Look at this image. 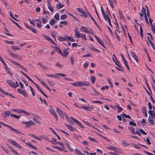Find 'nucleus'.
<instances>
[{
	"instance_id": "obj_1",
	"label": "nucleus",
	"mask_w": 155,
	"mask_h": 155,
	"mask_svg": "<svg viewBox=\"0 0 155 155\" xmlns=\"http://www.w3.org/2000/svg\"><path fill=\"white\" fill-rule=\"evenodd\" d=\"M113 60L114 62L115 63L116 65L120 68V69H118V68L117 67H116V68L119 71L122 72L124 71V68L121 67V64H120L119 61H117V62H116L114 58H113Z\"/></svg>"
},
{
	"instance_id": "obj_2",
	"label": "nucleus",
	"mask_w": 155,
	"mask_h": 155,
	"mask_svg": "<svg viewBox=\"0 0 155 155\" xmlns=\"http://www.w3.org/2000/svg\"><path fill=\"white\" fill-rule=\"evenodd\" d=\"M17 91L20 94H22L25 97H28V94L27 93L25 90L21 91L19 88H18L17 89Z\"/></svg>"
},
{
	"instance_id": "obj_3",
	"label": "nucleus",
	"mask_w": 155,
	"mask_h": 155,
	"mask_svg": "<svg viewBox=\"0 0 155 155\" xmlns=\"http://www.w3.org/2000/svg\"><path fill=\"white\" fill-rule=\"evenodd\" d=\"M33 21H37L38 22L36 23L37 27L39 28L41 27L42 25H41L42 22L39 19H37L33 20Z\"/></svg>"
},
{
	"instance_id": "obj_4",
	"label": "nucleus",
	"mask_w": 155,
	"mask_h": 155,
	"mask_svg": "<svg viewBox=\"0 0 155 155\" xmlns=\"http://www.w3.org/2000/svg\"><path fill=\"white\" fill-rule=\"evenodd\" d=\"M130 52L132 57L135 60L137 63H138V58L134 52L131 50Z\"/></svg>"
},
{
	"instance_id": "obj_5",
	"label": "nucleus",
	"mask_w": 155,
	"mask_h": 155,
	"mask_svg": "<svg viewBox=\"0 0 155 155\" xmlns=\"http://www.w3.org/2000/svg\"><path fill=\"white\" fill-rule=\"evenodd\" d=\"M65 125L67 128L71 131H78L75 128L73 127L71 125L66 124H65Z\"/></svg>"
},
{
	"instance_id": "obj_6",
	"label": "nucleus",
	"mask_w": 155,
	"mask_h": 155,
	"mask_svg": "<svg viewBox=\"0 0 155 155\" xmlns=\"http://www.w3.org/2000/svg\"><path fill=\"white\" fill-rule=\"evenodd\" d=\"M79 84L80 85V86H82L83 85L89 86L90 85L89 82L84 81H79Z\"/></svg>"
},
{
	"instance_id": "obj_7",
	"label": "nucleus",
	"mask_w": 155,
	"mask_h": 155,
	"mask_svg": "<svg viewBox=\"0 0 155 155\" xmlns=\"http://www.w3.org/2000/svg\"><path fill=\"white\" fill-rule=\"evenodd\" d=\"M28 122L29 123H27L25 126V127L26 128H29L30 127V125L33 126L35 124V123L32 120L28 121Z\"/></svg>"
},
{
	"instance_id": "obj_8",
	"label": "nucleus",
	"mask_w": 155,
	"mask_h": 155,
	"mask_svg": "<svg viewBox=\"0 0 155 155\" xmlns=\"http://www.w3.org/2000/svg\"><path fill=\"white\" fill-rule=\"evenodd\" d=\"M34 85L35 86V87L39 90V91L41 92L45 97H48V96L43 92V91L41 90V89L40 88L39 86L36 83H34Z\"/></svg>"
},
{
	"instance_id": "obj_9",
	"label": "nucleus",
	"mask_w": 155,
	"mask_h": 155,
	"mask_svg": "<svg viewBox=\"0 0 155 155\" xmlns=\"http://www.w3.org/2000/svg\"><path fill=\"white\" fill-rule=\"evenodd\" d=\"M50 113L56 118V120H58V116L55 111L52 109H51L50 110Z\"/></svg>"
},
{
	"instance_id": "obj_10",
	"label": "nucleus",
	"mask_w": 155,
	"mask_h": 155,
	"mask_svg": "<svg viewBox=\"0 0 155 155\" xmlns=\"http://www.w3.org/2000/svg\"><path fill=\"white\" fill-rule=\"evenodd\" d=\"M7 82L8 83L11 87L14 88H15V84L14 82H13L10 80H7Z\"/></svg>"
},
{
	"instance_id": "obj_11",
	"label": "nucleus",
	"mask_w": 155,
	"mask_h": 155,
	"mask_svg": "<svg viewBox=\"0 0 155 155\" xmlns=\"http://www.w3.org/2000/svg\"><path fill=\"white\" fill-rule=\"evenodd\" d=\"M148 112L151 115V118H154L155 120V113H154V111L149 110Z\"/></svg>"
},
{
	"instance_id": "obj_12",
	"label": "nucleus",
	"mask_w": 155,
	"mask_h": 155,
	"mask_svg": "<svg viewBox=\"0 0 155 155\" xmlns=\"http://www.w3.org/2000/svg\"><path fill=\"white\" fill-rule=\"evenodd\" d=\"M94 108V107L93 106H82V108L84 109L87 110H90V109H93Z\"/></svg>"
},
{
	"instance_id": "obj_13",
	"label": "nucleus",
	"mask_w": 155,
	"mask_h": 155,
	"mask_svg": "<svg viewBox=\"0 0 155 155\" xmlns=\"http://www.w3.org/2000/svg\"><path fill=\"white\" fill-rule=\"evenodd\" d=\"M56 111L59 115L63 118V114L62 111L58 108H56Z\"/></svg>"
},
{
	"instance_id": "obj_14",
	"label": "nucleus",
	"mask_w": 155,
	"mask_h": 155,
	"mask_svg": "<svg viewBox=\"0 0 155 155\" xmlns=\"http://www.w3.org/2000/svg\"><path fill=\"white\" fill-rule=\"evenodd\" d=\"M74 31L75 32V35L77 38H79L81 35V33L79 32L78 30L74 29Z\"/></svg>"
},
{
	"instance_id": "obj_15",
	"label": "nucleus",
	"mask_w": 155,
	"mask_h": 155,
	"mask_svg": "<svg viewBox=\"0 0 155 155\" xmlns=\"http://www.w3.org/2000/svg\"><path fill=\"white\" fill-rule=\"evenodd\" d=\"M119 13L120 18L124 20V21H125V18L123 16V14L122 11H120V10H119Z\"/></svg>"
},
{
	"instance_id": "obj_16",
	"label": "nucleus",
	"mask_w": 155,
	"mask_h": 155,
	"mask_svg": "<svg viewBox=\"0 0 155 155\" xmlns=\"http://www.w3.org/2000/svg\"><path fill=\"white\" fill-rule=\"evenodd\" d=\"M41 83L48 90H49L50 91H51V90L48 87V86L47 85V84L44 82L43 81L41 80Z\"/></svg>"
},
{
	"instance_id": "obj_17",
	"label": "nucleus",
	"mask_w": 155,
	"mask_h": 155,
	"mask_svg": "<svg viewBox=\"0 0 155 155\" xmlns=\"http://www.w3.org/2000/svg\"><path fill=\"white\" fill-rule=\"evenodd\" d=\"M89 15L90 17V18H91L92 20L94 21L95 24L97 26L98 28L100 29H101V28L99 27V25H98L97 23L95 21V20L94 19V18L91 16V15L89 13Z\"/></svg>"
},
{
	"instance_id": "obj_18",
	"label": "nucleus",
	"mask_w": 155,
	"mask_h": 155,
	"mask_svg": "<svg viewBox=\"0 0 155 155\" xmlns=\"http://www.w3.org/2000/svg\"><path fill=\"white\" fill-rule=\"evenodd\" d=\"M68 49L67 48H65L64 49V50L63 51V56H64L65 57H66L67 55L68 54V53L67 52L68 51Z\"/></svg>"
},
{
	"instance_id": "obj_19",
	"label": "nucleus",
	"mask_w": 155,
	"mask_h": 155,
	"mask_svg": "<svg viewBox=\"0 0 155 155\" xmlns=\"http://www.w3.org/2000/svg\"><path fill=\"white\" fill-rule=\"evenodd\" d=\"M71 118L72 119V120L77 124L79 126L81 125V123L80 122L78 121V120L75 119L74 118L72 117H71Z\"/></svg>"
},
{
	"instance_id": "obj_20",
	"label": "nucleus",
	"mask_w": 155,
	"mask_h": 155,
	"mask_svg": "<svg viewBox=\"0 0 155 155\" xmlns=\"http://www.w3.org/2000/svg\"><path fill=\"white\" fill-rule=\"evenodd\" d=\"M82 12H83L80 13H81V14L80 15V16L82 17L84 16L85 18L88 17L87 15L86 14L85 12L82 10Z\"/></svg>"
},
{
	"instance_id": "obj_21",
	"label": "nucleus",
	"mask_w": 155,
	"mask_h": 155,
	"mask_svg": "<svg viewBox=\"0 0 155 155\" xmlns=\"http://www.w3.org/2000/svg\"><path fill=\"white\" fill-rule=\"evenodd\" d=\"M56 23V21L53 18L51 19L49 22V23L51 25H54Z\"/></svg>"
},
{
	"instance_id": "obj_22",
	"label": "nucleus",
	"mask_w": 155,
	"mask_h": 155,
	"mask_svg": "<svg viewBox=\"0 0 155 155\" xmlns=\"http://www.w3.org/2000/svg\"><path fill=\"white\" fill-rule=\"evenodd\" d=\"M55 48L56 51L58 52L61 55H63V54L62 53V51H61L60 49H59L57 47H55Z\"/></svg>"
},
{
	"instance_id": "obj_23",
	"label": "nucleus",
	"mask_w": 155,
	"mask_h": 155,
	"mask_svg": "<svg viewBox=\"0 0 155 155\" xmlns=\"http://www.w3.org/2000/svg\"><path fill=\"white\" fill-rule=\"evenodd\" d=\"M26 144L30 146V147H32V148L35 149L37 150V148L35 147V146L32 145L30 143L28 142L26 143Z\"/></svg>"
},
{
	"instance_id": "obj_24",
	"label": "nucleus",
	"mask_w": 155,
	"mask_h": 155,
	"mask_svg": "<svg viewBox=\"0 0 155 155\" xmlns=\"http://www.w3.org/2000/svg\"><path fill=\"white\" fill-rule=\"evenodd\" d=\"M45 75L46 76L48 77H54V78L56 77V78H59V77H58V76H56L54 74H46Z\"/></svg>"
},
{
	"instance_id": "obj_25",
	"label": "nucleus",
	"mask_w": 155,
	"mask_h": 155,
	"mask_svg": "<svg viewBox=\"0 0 155 155\" xmlns=\"http://www.w3.org/2000/svg\"><path fill=\"white\" fill-rule=\"evenodd\" d=\"M8 141L11 143L14 146H15L16 145V143H17L16 141L15 140H11L9 139L8 140Z\"/></svg>"
},
{
	"instance_id": "obj_26",
	"label": "nucleus",
	"mask_w": 155,
	"mask_h": 155,
	"mask_svg": "<svg viewBox=\"0 0 155 155\" xmlns=\"http://www.w3.org/2000/svg\"><path fill=\"white\" fill-rule=\"evenodd\" d=\"M107 148L108 149H111L113 150H116V147H113L111 145H110V147H107Z\"/></svg>"
},
{
	"instance_id": "obj_27",
	"label": "nucleus",
	"mask_w": 155,
	"mask_h": 155,
	"mask_svg": "<svg viewBox=\"0 0 155 155\" xmlns=\"http://www.w3.org/2000/svg\"><path fill=\"white\" fill-rule=\"evenodd\" d=\"M51 143L53 144H57V142L56 141V139L54 138H52V140L50 141Z\"/></svg>"
},
{
	"instance_id": "obj_28",
	"label": "nucleus",
	"mask_w": 155,
	"mask_h": 155,
	"mask_svg": "<svg viewBox=\"0 0 155 155\" xmlns=\"http://www.w3.org/2000/svg\"><path fill=\"white\" fill-rule=\"evenodd\" d=\"M122 143L123 144L124 146L128 147L129 146L130 144L127 143L124 140H122Z\"/></svg>"
},
{
	"instance_id": "obj_29",
	"label": "nucleus",
	"mask_w": 155,
	"mask_h": 155,
	"mask_svg": "<svg viewBox=\"0 0 155 155\" xmlns=\"http://www.w3.org/2000/svg\"><path fill=\"white\" fill-rule=\"evenodd\" d=\"M151 26V30L153 33L155 34V24L153 23Z\"/></svg>"
},
{
	"instance_id": "obj_30",
	"label": "nucleus",
	"mask_w": 155,
	"mask_h": 155,
	"mask_svg": "<svg viewBox=\"0 0 155 155\" xmlns=\"http://www.w3.org/2000/svg\"><path fill=\"white\" fill-rule=\"evenodd\" d=\"M153 118H151V117H149L148 118V120L149 122L151 124H154V121L152 119Z\"/></svg>"
},
{
	"instance_id": "obj_31",
	"label": "nucleus",
	"mask_w": 155,
	"mask_h": 155,
	"mask_svg": "<svg viewBox=\"0 0 155 155\" xmlns=\"http://www.w3.org/2000/svg\"><path fill=\"white\" fill-rule=\"evenodd\" d=\"M96 78L93 76H91V81L92 82V83H94L95 81Z\"/></svg>"
},
{
	"instance_id": "obj_32",
	"label": "nucleus",
	"mask_w": 155,
	"mask_h": 155,
	"mask_svg": "<svg viewBox=\"0 0 155 155\" xmlns=\"http://www.w3.org/2000/svg\"><path fill=\"white\" fill-rule=\"evenodd\" d=\"M82 29H83L84 30L83 31L87 33V32H88V31L87 30V28L86 27H82L81 28V31L82 30Z\"/></svg>"
},
{
	"instance_id": "obj_33",
	"label": "nucleus",
	"mask_w": 155,
	"mask_h": 155,
	"mask_svg": "<svg viewBox=\"0 0 155 155\" xmlns=\"http://www.w3.org/2000/svg\"><path fill=\"white\" fill-rule=\"evenodd\" d=\"M11 116L16 119H18L20 117V116H17L16 115L14 114H11Z\"/></svg>"
},
{
	"instance_id": "obj_34",
	"label": "nucleus",
	"mask_w": 155,
	"mask_h": 155,
	"mask_svg": "<svg viewBox=\"0 0 155 155\" xmlns=\"http://www.w3.org/2000/svg\"><path fill=\"white\" fill-rule=\"evenodd\" d=\"M67 15H62L61 16L60 18L61 20H64L67 18Z\"/></svg>"
},
{
	"instance_id": "obj_35",
	"label": "nucleus",
	"mask_w": 155,
	"mask_h": 155,
	"mask_svg": "<svg viewBox=\"0 0 155 155\" xmlns=\"http://www.w3.org/2000/svg\"><path fill=\"white\" fill-rule=\"evenodd\" d=\"M41 19L43 24H45L48 21L45 18H42Z\"/></svg>"
},
{
	"instance_id": "obj_36",
	"label": "nucleus",
	"mask_w": 155,
	"mask_h": 155,
	"mask_svg": "<svg viewBox=\"0 0 155 155\" xmlns=\"http://www.w3.org/2000/svg\"><path fill=\"white\" fill-rule=\"evenodd\" d=\"M5 69L9 74L11 75L12 76V74L10 72V69L8 68L7 66L5 67Z\"/></svg>"
},
{
	"instance_id": "obj_37",
	"label": "nucleus",
	"mask_w": 155,
	"mask_h": 155,
	"mask_svg": "<svg viewBox=\"0 0 155 155\" xmlns=\"http://www.w3.org/2000/svg\"><path fill=\"white\" fill-rule=\"evenodd\" d=\"M53 147L55 148L60 150L64 151V150L61 148L56 146H52Z\"/></svg>"
},
{
	"instance_id": "obj_38",
	"label": "nucleus",
	"mask_w": 155,
	"mask_h": 155,
	"mask_svg": "<svg viewBox=\"0 0 155 155\" xmlns=\"http://www.w3.org/2000/svg\"><path fill=\"white\" fill-rule=\"evenodd\" d=\"M1 124L2 125H3L5 126L8 127V128H9V129H10V128L12 127L11 126H10L9 125L7 124H5V123H4L3 122H1Z\"/></svg>"
},
{
	"instance_id": "obj_39",
	"label": "nucleus",
	"mask_w": 155,
	"mask_h": 155,
	"mask_svg": "<svg viewBox=\"0 0 155 155\" xmlns=\"http://www.w3.org/2000/svg\"><path fill=\"white\" fill-rule=\"evenodd\" d=\"M129 130L133 133L134 132L135 130L134 127H129Z\"/></svg>"
},
{
	"instance_id": "obj_40",
	"label": "nucleus",
	"mask_w": 155,
	"mask_h": 155,
	"mask_svg": "<svg viewBox=\"0 0 155 155\" xmlns=\"http://www.w3.org/2000/svg\"><path fill=\"white\" fill-rule=\"evenodd\" d=\"M11 21L14 23L16 25V26H17L18 27V28H20V29H21V28L20 27V26L18 24L17 22H16L15 21H13L12 19H11Z\"/></svg>"
},
{
	"instance_id": "obj_41",
	"label": "nucleus",
	"mask_w": 155,
	"mask_h": 155,
	"mask_svg": "<svg viewBox=\"0 0 155 155\" xmlns=\"http://www.w3.org/2000/svg\"><path fill=\"white\" fill-rule=\"evenodd\" d=\"M63 7V6H62L60 2H59V4H58L56 6V8L57 9H59Z\"/></svg>"
},
{
	"instance_id": "obj_42",
	"label": "nucleus",
	"mask_w": 155,
	"mask_h": 155,
	"mask_svg": "<svg viewBox=\"0 0 155 155\" xmlns=\"http://www.w3.org/2000/svg\"><path fill=\"white\" fill-rule=\"evenodd\" d=\"M11 48L15 50H19L20 49L19 47L16 46H11Z\"/></svg>"
},
{
	"instance_id": "obj_43",
	"label": "nucleus",
	"mask_w": 155,
	"mask_h": 155,
	"mask_svg": "<svg viewBox=\"0 0 155 155\" xmlns=\"http://www.w3.org/2000/svg\"><path fill=\"white\" fill-rule=\"evenodd\" d=\"M122 114H123V116H124L125 118H128L129 119H131V117L129 115H127L125 114H124V113H122Z\"/></svg>"
},
{
	"instance_id": "obj_44",
	"label": "nucleus",
	"mask_w": 155,
	"mask_h": 155,
	"mask_svg": "<svg viewBox=\"0 0 155 155\" xmlns=\"http://www.w3.org/2000/svg\"><path fill=\"white\" fill-rule=\"evenodd\" d=\"M60 23L61 24L64 25H66L68 24V22L67 21H61L60 22Z\"/></svg>"
},
{
	"instance_id": "obj_45",
	"label": "nucleus",
	"mask_w": 155,
	"mask_h": 155,
	"mask_svg": "<svg viewBox=\"0 0 155 155\" xmlns=\"http://www.w3.org/2000/svg\"><path fill=\"white\" fill-rule=\"evenodd\" d=\"M68 40H69L71 41H75L74 39L73 38V37L72 36H70L68 37Z\"/></svg>"
},
{
	"instance_id": "obj_46",
	"label": "nucleus",
	"mask_w": 155,
	"mask_h": 155,
	"mask_svg": "<svg viewBox=\"0 0 155 155\" xmlns=\"http://www.w3.org/2000/svg\"><path fill=\"white\" fill-rule=\"evenodd\" d=\"M109 1L110 2V5L111 7L112 8H114V6L113 5V1L109 0Z\"/></svg>"
},
{
	"instance_id": "obj_47",
	"label": "nucleus",
	"mask_w": 155,
	"mask_h": 155,
	"mask_svg": "<svg viewBox=\"0 0 155 155\" xmlns=\"http://www.w3.org/2000/svg\"><path fill=\"white\" fill-rule=\"evenodd\" d=\"M59 40L60 41H65V40H68V39H66L64 38L61 37H60L59 38Z\"/></svg>"
},
{
	"instance_id": "obj_48",
	"label": "nucleus",
	"mask_w": 155,
	"mask_h": 155,
	"mask_svg": "<svg viewBox=\"0 0 155 155\" xmlns=\"http://www.w3.org/2000/svg\"><path fill=\"white\" fill-rule=\"evenodd\" d=\"M54 18L56 19L57 20H59V15L58 14L56 13V15H55V16H54Z\"/></svg>"
},
{
	"instance_id": "obj_49",
	"label": "nucleus",
	"mask_w": 155,
	"mask_h": 155,
	"mask_svg": "<svg viewBox=\"0 0 155 155\" xmlns=\"http://www.w3.org/2000/svg\"><path fill=\"white\" fill-rule=\"evenodd\" d=\"M13 64H14L15 65H18L19 64V63H17L15 61H13L12 60H10V59H8Z\"/></svg>"
},
{
	"instance_id": "obj_50",
	"label": "nucleus",
	"mask_w": 155,
	"mask_h": 155,
	"mask_svg": "<svg viewBox=\"0 0 155 155\" xmlns=\"http://www.w3.org/2000/svg\"><path fill=\"white\" fill-rule=\"evenodd\" d=\"M88 62H86L84 63L83 64V67L84 68H86L88 66Z\"/></svg>"
},
{
	"instance_id": "obj_51",
	"label": "nucleus",
	"mask_w": 155,
	"mask_h": 155,
	"mask_svg": "<svg viewBox=\"0 0 155 155\" xmlns=\"http://www.w3.org/2000/svg\"><path fill=\"white\" fill-rule=\"evenodd\" d=\"M30 28H30L29 29L31 30L32 32H33V33H37L35 29L33 28H32L31 27H30Z\"/></svg>"
},
{
	"instance_id": "obj_52",
	"label": "nucleus",
	"mask_w": 155,
	"mask_h": 155,
	"mask_svg": "<svg viewBox=\"0 0 155 155\" xmlns=\"http://www.w3.org/2000/svg\"><path fill=\"white\" fill-rule=\"evenodd\" d=\"M71 84L73 86H80V84H79V82H77L76 83H72Z\"/></svg>"
},
{
	"instance_id": "obj_53",
	"label": "nucleus",
	"mask_w": 155,
	"mask_h": 155,
	"mask_svg": "<svg viewBox=\"0 0 155 155\" xmlns=\"http://www.w3.org/2000/svg\"><path fill=\"white\" fill-rule=\"evenodd\" d=\"M129 124L131 125H132L134 126H136V124L134 122H132V121H130V122H129Z\"/></svg>"
},
{
	"instance_id": "obj_54",
	"label": "nucleus",
	"mask_w": 155,
	"mask_h": 155,
	"mask_svg": "<svg viewBox=\"0 0 155 155\" xmlns=\"http://www.w3.org/2000/svg\"><path fill=\"white\" fill-rule=\"evenodd\" d=\"M88 139L91 141H94L96 142H97V140H95V139L94 138H91L90 137H88Z\"/></svg>"
},
{
	"instance_id": "obj_55",
	"label": "nucleus",
	"mask_w": 155,
	"mask_h": 155,
	"mask_svg": "<svg viewBox=\"0 0 155 155\" xmlns=\"http://www.w3.org/2000/svg\"><path fill=\"white\" fill-rule=\"evenodd\" d=\"M5 117L9 116L10 114V113L9 111H5Z\"/></svg>"
},
{
	"instance_id": "obj_56",
	"label": "nucleus",
	"mask_w": 155,
	"mask_h": 155,
	"mask_svg": "<svg viewBox=\"0 0 155 155\" xmlns=\"http://www.w3.org/2000/svg\"><path fill=\"white\" fill-rule=\"evenodd\" d=\"M91 102L92 103H100V104H102V103L101 101H91Z\"/></svg>"
},
{
	"instance_id": "obj_57",
	"label": "nucleus",
	"mask_w": 155,
	"mask_h": 155,
	"mask_svg": "<svg viewBox=\"0 0 155 155\" xmlns=\"http://www.w3.org/2000/svg\"><path fill=\"white\" fill-rule=\"evenodd\" d=\"M74 151H75V153L78 154L79 155H81V153L80 152V151L79 150H78L75 149L74 150Z\"/></svg>"
},
{
	"instance_id": "obj_58",
	"label": "nucleus",
	"mask_w": 155,
	"mask_h": 155,
	"mask_svg": "<svg viewBox=\"0 0 155 155\" xmlns=\"http://www.w3.org/2000/svg\"><path fill=\"white\" fill-rule=\"evenodd\" d=\"M5 42L6 43L8 44H11L12 45H13V41H9L8 40H5Z\"/></svg>"
},
{
	"instance_id": "obj_59",
	"label": "nucleus",
	"mask_w": 155,
	"mask_h": 155,
	"mask_svg": "<svg viewBox=\"0 0 155 155\" xmlns=\"http://www.w3.org/2000/svg\"><path fill=\"white\" fill-rule=\"evenodd\" d=\"M13 57H14L17 58L18 59H21V57L20 56L19 57H18V56L16 54H15L14 55Z\"/></svg>"
},
{
	"instance_id": "obj_60",
	"label": "nucleus",
	"mask_w": 155,
	"mask_h": 155,
	"mask_svg": "<svg viewBox=\"0 0 155 155\" xmlns=\"http://www.w3.org/2000/svg\"><path fill=\"white\" fill-rule=\"evenodd\" d=\"M91 50L94 51L100 52V51L96 49V48H94V47L92 48H91Z\"/></svg>"
},
{
	"instance_id": "obj_61",
	"label": "nucleus",
	"mask_w": 155,
	"mask_h": 155,
	"mask_svg": "<svg viewBox=\"0 0 155 155\" xmlns=\"http://www.w3.org/2000/svg\"><path fill=\"white\" fill-rule=\"evenodd\" d=\"M107 20H108V23H109V25H110V26H112V25L111 23V21L110 20V19L109 17V16L107 15Z\"/></svg>"
},
{
	"instance_id": "obj_62",
	"label": "nucleus",
	"mask_w": 155,
	"mask_h": 155,
	"mask_svg": "<svg viewBox=\"0 0 155 155\" xmlns=\"http://www.w3.org/2000/svg\"><path fill=\"white\" fill-rule=\"evenodd\" d=\"M115 152H116L117 153H121V152H122V151L120 149H117V148L116 147V150H114Z\"/></svg>"
},
{
	"instance_id": "obj_63",
	"label": "nucleus",
	"mask_w": 155,
	"mask_h": 155,
	"mask_svg": "<svg viewBox=\"0 0 155 155\" xmlns=\"http://www.w3.org/2000/svg\"><path fill=\"white\" fill-rule=\"evenodd\" d=\"M84 122L87 125L89 126H91L93 128H94V127L93 126H92L90 123L88 122H86L85 121H84Z\"/></svg>"
},
{
	"instance_id": "obj_64",
	"label": "nucleus",
	"mask_w": 155,
	"mask_h": 155,
	"mask_svg": "<svg viewBox=\"0 0 155 155\" xmlns=\"http://www.w3.org/2000/svg\"><path fill=\"white\" fill-rule=\"evenodd\" d=\"M140 131L141 134H144L145 135H147V134L142 129H140Z\"/></svg>"
}]
</instances>
